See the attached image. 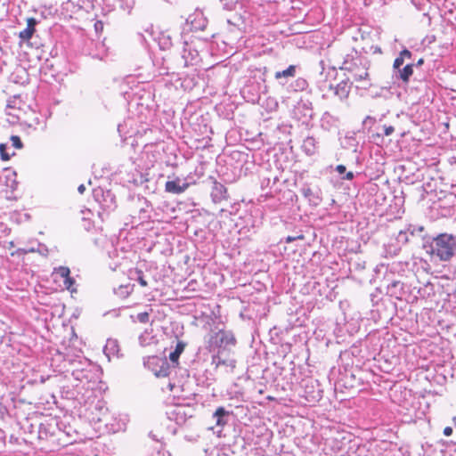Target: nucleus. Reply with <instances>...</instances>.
Returning <instances> with one entry per match:
<instances>
[{
  "label": "nucleus",
  "instance_id": "nucleus-3",
  "mask_svg": "<svg viewBox=\"0 0 456 456\" xmlns=\"http://www.w3.org/2000/svg\"><path fill=\"white\" fill-rule=\"evenodd\" d=\"M367 63L366 58L354 51L346 56L341 69L351 73L355 81H362L369 76Z\"/></svg>",
  "mask_w": 456,
  "mask_h": 456
},
{
  "label": "nucleus",
  "instance_id": "nucleus-17",
  "mask_svg": "<svg viewBox=\"0 0 456 456\" xmlns=\"http://www.w3.org/2000/svg\"><path fill=\"white\" fill-rule=\"evenodd\" d=\"M351 85L349 78H347L340 81L335 87L330 86V88L334 89L335 95H337L340 100H344L347 98L349 94Z\"/></svg>",
  "mask_w": 456,
  "mask_h": 456
},
{
  "label": "nucleus",
  "instance_id": "nucleus-51",
  "mask_svg": "<svg viewBox=\"0 0 456 456\" xmlns=\"http://www.w3.org/2000/svg\"><path fill=\"white\" fill-rule=\"evenodd\" d=\"M370 301L372 302L373 305L378 303V301L379 300L378 290L376 291V293H371L370 295Z\"/></svg>",
  "mask_w": 456,
  "mask_h": 456
},
{
  "label": "nucleus",
  "instance_id": "nucleus-5",
  "mask_svg": "<svg viewBox=\"0 0 456 456\" xmlns=\"http://www.w3.org/2000/svg\"><path fill=\"white\" fill-rule=\"evenodd\" d=\"M305 397L310 403L319 402L323 395V390L317 379H305L302 381Z\"/></svg>",
  "mask_w": 456,
  "mask_h": 456
},
{
  "label": "nucleus",
  "instance_id": "nucleus-63",
  "mask_svg": "<svg viewBox=\"0 0 456 456\" xmlns=\"http://www.w3.org/2000/svg\"><path fill=\"white\" fill-rule=\"evenodd\" d=\"M186 22H187V23H191V25H193L194 20H191V16H189V17L186 19Z\"/></svg>",
  "mask_w": 456,
  "mask_h": 456
},
{
  "label": "nucleus",
  "instance_id": "nucleus-21",
  "mask_svg": "<svg viewBox=\"0 0 456 456\" xmlns=\"http://www.w3.org/2000/svg\"><path fill=\"white\" fill-rule=\"evenodd\" d=\"M341 144L344 148L352 150L353 151H357L359 142L356 138V134L347 133L346 136L342 139Z\"/></svg>",
  "mask_w": 456,
  "mask_h": 456
},
{
  "label": "nucleus",
  "instance_id": "nucleus-14",
  "mask_svg": "<svg viewBox=\"0 0 456 456\" xmlns=\"http://www.w3.org/2000/svg\"><path fill=\"white\" fill-rule=\"evenodd\" d=\"M401 125L406 126L407 129L403 127V132H401V137H404L408 134H413L419 128V124L411 119V117L408 114L401 115Z\"/></svg>",
  "mask_w": 456,
  "mask_h": 456
},
{
  "label": "nucleus",
  "instance_id": "nucleus-43",
  "mask_svg": "<svg viewBox=\"0 0 456 456\" xmlns=\"http://www.w3.org/2000/svg\"><path fill=\"white\" fill-rule=\"evenodd\" d=\"M64 285L66 287L67 289L70 290L71 292H73L75 289H73V285L75 283V280L74 278L70 277V275L66 278L64 281Z\"/></svg>",
  "mask_w": 456,
  "mask_h": 456
},
{
  "label": "nucleus",
  "instance_id": "nucleus-4",
  "mask_svg": "<svg viewBox=\"0 0 456 456\" xmlns=\"http://www.w3.org/2000/svg\"><path fill=\"white\" fill-rule=\"evenodd\" d=\"M143 364L158 378L168 377L172 372V366L166 356H148L144 358Z\"/></svg>",
  "mask_w": 456,
  "mask_h": 456
},
{
  "label": "nucleus",
  "instance_id": "nucleus-23",
  "mask_svg": "<svg viewBox=\"0 0 456 456\" xmlns=\"http://www.w3.org/2000/svg\"><path fill=\"white\" fill-rule=\"evenodd\" d=\"M37 24V20L35 18H28L27 20V28L20 32V38L21 40H29L34 32H35V27Z\"/></svg>",
  "mask_w": 456,
  "mask_h": 456
},
{
  "label": "nucleus",
  "instance_id": "nucleus-28",
  "mask_svg": "<svg viewBox=\"0 0 456 456\" xmlns=\"http://www.w3.org/2000/svg\"><path fill=\"white\" fill-rule=\"evenodd\" d=\"M130 278L139 282L142 287H146L148 285L147 281L144 279L143 272L139 269H135L134 271L130 272Z\"/></svg>",
  "mask_w": 456,
  "mask_h": 456
},
{
  "label": "nucleus",
  "instance_id": "nucleus-9",
  "mask_svg": "<svg viewBox=\"0 0 456 456\" xmlns=\"http://www.w3.org/2000/svg\"><path fill=\"white\" fill-rule=\"evenodd\" d=\"M186 178L175 177L174 180L166 182L165 191L173 194H181L190 186Z\"/></svg>",
  "mask_w": 456,
  "mask_h": 456
},
{
  "label": "nucleus",
  "instance_id": "nucleus-34",
  "mask_svg": "<svg viewBox=\"0 0 456 456\" xmlns=\"http://www.w3.org/2000/svg\"><path fill=\"white\" fill-rule=\"evenodd\" d=\"M131 290L132 289L129 285H125V286L122 285V286H119L114 291H115V294L125 298L131 293Z\"/></svg>",
  "mask_w": 456,
  "mask_h": 456
},
{
  "label": "nucleus",
  "instance_id": "nucleus-56",
  "mask_svg": "<svg viewBox=\"0 0 456 456\" xmlns=\"http://www.w3.org/2000/svg\"><path fill=\"white\" fill-rule=\"evenodd\" d=\"M410 190H411V188L409 186V183H407L406 189L403 188V190L401 191V197H403L404 199L405 195L407 194V192H409Z\"/></svg>",
  "mask_w": 456,
  "mask_h": 456
},
{
  "label": "nucleus",
  "instance_id": "nucleus-57",
  "mask_svg": "<svg viewBox=\"0 0 456 456\" xmlns=\"http://www.w3.org/2000/svg\"><path fill=\"white\" fill-rule=\"evenodd\" d=\"M158 454L159 456H171V452L169 451H167V450H159L158 452Z\"/></svg>",
  "mask_w": 456,
  "mask_h": 456
},
{
  "label": "nucleus",
  "instance_id": "nucleus-36",
  "mask_svg": "<svg viewBox=\"0 0 456 456\" xmlns=\"http://www.w3.org/2000/svg\"><path fill=\"white\" fill-rule=\"evenodd\" d=\"M376 123V119L370 116H367L362 121L363 129L370 130L371 126Z\"/></svg>",
  "mask_w": 456,
  "mask_h": 456
},
{
  "label": "nucleus",
  "instance_id": "nucleus-6",
  "mask_svg": "<svg viewBox=\"0 0 456 456\" xmlns=\"http://www.w3.org/2000/svg\"><path fill=\"white\" fill-rule=\"evenodd\" d=\"M266 88L265 85L251 83L242 88L241 94L248 102L256 103L260 100V94L266 92Z\"/></svg>",
  "mask_w": 456,
  "mask_h": 456
},
{
  "label": "nucleus",
  "instance_id": "nucleus-15",
  "mask_svg": "<svg viewBox=\"0 0 456 456\" xmlns=\"http://www.w3.org/2000/svg\"><path fill=\"white\" fill-rule=\"evenodd\" d=\"M231 414L232 412L220 406L213 413L212 419L215 421L216 426L223 428L228 423Z\"/></svg>",
  "mask_w": 456,
  "mask_h": 456
},
{
  "label": "nucleus",
  "instance_id": "nucleus-19",
  "mask_svg": "<svg viewBox=\"0 0 456 456\" xmlns=\"http://www.w3.org/2000/svg\"><path fill=\"white\" fill-rule=\"evenodd\" d=\"M105 355L110 360L111 357H119V345L117 339L109 338L103 348Z\"/></svg>",
  "mask_w": 456,
  "mask_h": 456
},
{
  "label": "nucleus",
  "instance_id": "nucleus-31",
  "mask_svg": "<svg viewBox=\"0 0 456 456\" xmlns=\"http://www.w3.org/2000/svg\"><path fill=\"white\" fill-rule=\"evenodd\" d=\"M413 63L409 62L401 69V80L407 82L413 74Z\"/></svg>",
  "mask_w": 456,
  "mask_h": 456
},
{
  "label": "nucleus",
  "instance_id": "nucleus-13",
  "mask_svg": "<svg viewBox=\"0 0 456 456\" xmlns=\"http://www.w3.org/2000/svg\"><path fill=\"white\" fill-rule=\"evenodd\" d=\"M226 354H216V355H213L212 362L216 364V367L225 366L232 371L236 367V360L232 357H226Z\"/></svg>",
  "mask_w": 456,
  "mask_h": 456
},
{
  "label": "nucleus",
  "instance_id": "nucleus-11",
  "mask_svg": "<svg viewBox=\"0 0 456 456\" xmlns=\"http://www.w3.org/2000/svg\"><path fill=\"white\" fill-rule=\"evenodd\" d=\"M212 184L210 195L213 202L220 203L221 201L227 200L228 192L226 187L216 180H213Z\"/></svg>",
  "mask_w": 456,
  "mask_h": 456
},
{
  "label": "nucleus",
  "instance_id": "nucleus-55",
  "mask_svg": "<svg viewBox=\"0 0 456 456\" xmlns=\"http://www.w3.org/2000/svg\"><path fill=\"white\" fill-rule=\"evenodd\" d=\"M139 343L142 346H146L148 344L147 341H146V337H145L144 334H141L139 336Z\"/></svg>",
  "mask_w": 456,
  "mask_h": 456
},
{
  "label": "nucleus",
  "instance_id": "nucleus-25",
  "mask_svg": "<svg viewBox=\"0 0 456 456\" xmlns=\"http://www.w3.org/2000/svg\"><path fill=\"white\" fill-rule=\"evenodd\" d=\"M338 121V118L329 112H325L321 119L322 126L326 130H330L332 126H336Z\"/></svg>",
  "mask_w": 456,
  "mask_h": 456
},
{
  "label": "nucleus",
  "instance_id": "nucleus-48",
  "mask_svg": "<svg viewBox=\"0 0 456 456\" xmlns=\"http://www.w3.org/2000/svg\"><path fill=\"white\" fill-rule=\"evenodd\" d=\"M398 248L396 247L388 246L386 248V253L389 254L391 256L397 255Z\"/></svg>",
  "mask_w": 456,
  "mask_h": 456
},
{
  "label": "nucleus",
  "instance_id": "nucleus-40",
  "mask_svg": "<svg viewBox=\"0 0 456 456\" xmlns=\"http://www.w3.org/2000/svg\"><path fill=\"white\" fill-rule=\"evenodd\" d=\"M57 273L61 277L63 278L64 280L66 278H68L70 274V270L69 268L66 267V266H60L58 269H57Z\"/></svg>",
  "mask_w": 456,
  "mask_h": 456
},
{
  "label": "nucleus",
  "instance_id": "nucleus-46",
  "mask_svg": "<svg viewBox=\"0 0 456 456\" xmlns=\"http://www.w3.org/2000/svg\"><path fill=\"white\" fill-rule=\"evenodd\" d=\"M235 4H236V1L230 0V1H226V2L223 3V7L225 10L231 11V10L234 9Z\"/></svg>",
  "mask_w": 456,
  "mask_h": 456
},
{
  "label": "nucleus",
  "instance_id": "nucleus-1",
  "mask_svg": "<svg viewBox=\"0 0 456 456\" xmlns=\"http://www.w3.org/2000/svg\"><path fill=\"white\" fill-rule=\"evenodd\" d=\"M403 236L404 243L421 240L426 252L440 261L448 262L456 256V238L452 234L444 232L428 235L423 226L415 227L410 224L401 229V237Z\"/></svg>",
  "mask_w": 456,
  "mask_h": 456
},
{
  "label": "nucleus",
  "instance_id": "nucleus-18",
  "mask_svg": "<svg viewBox=\"0 0 456 456\" xmlns=\"http://www.w3.org/2000/svg\"><path fill=\"white\" fill-rule=\"evenodd\" d=\"M168 414V418L180 426L183 425L186 422L188 417H191V415H188L185 412V409L182 406H176Z\"/></svg>",
  "mask_w": 456,
  "mask_h": 456
},
{
  "label": "nucleus",
  "instance_id": "nucleus-30",
  "mask_svg": "<svg viewBox=\"0 0 456 456\" xmlns=\"http://www.w3.org/2000/svg\"><path fill=\"white\" fill-rule=\"evenodd\" d=\"M336 172L341 175V179L351 181L354 178V174L351 171L346 172V167L344 165H338L335 167Z\"/></svg>",
  "mask_w": 456,
  "mask_h": 456
},
{
  "label": "nucleus",
  "instance_id": "nucleus-64",
  "mask_svg": "<svg viewBox=\"0 0 456 456\" xmlns=\"http://www.w3.org/2000/svg\"><path fill=\"white\" fill-rule=\"evenodd\" d=\"M281 456H293V455H291V454H289V453H284V454H283V455H281Z\"/></svg>",
  "mask_w": 456,
  "mask_h": 456
},
{
  "label": "nucleus",
  "instance_id": "nucleus-26",
  "mask_svg": "<svg viewBox=\"0 0 456 456\" xmlns=\"http://www.w3.org/2000/svg\"><path fill=\"white\" fill-rule=\"evenodd\" d=\"M138 202L142 205L139 210V219L144 222L150 218L148 215L149 202L145 199H138Z\"/></svg>",
  "mask_w": 456,
  "mask_h": 456
},
{
  "label": "nucleus",
  "instance_id": "nucleus-44",
  "mask_svg": "<svg viewBox=\"0 0 456 456\" xmlns=\"http://www.w3.org/2000/svg\"><path fill=\"white\" fill-rule=\"evenodd\" d=\"M36 252H38L42 256H47L48 248L45 245L38 243L37 247L36 248Z\"/></svg>",
  "mask_w": 456,
  "mask_h": 456
},
{
  "label": "nucleus",
  "instance_id": "nucleus-24",
  "mask_svg": "<svg viewBox=\"0 0 456 456\" xmlns=\"http://www.w3.org/2000/svg\"><path fill=\"white\" fill-rule=\"evenodd\" d=\"M393 69H394V75H393V79H395L392 84H390L389 82H387V85L386 86H383L381 88L382 89H392L394 88L395 91H396V88L399 87V84L396 82V80L398 79V74H399V56H397L395 61H394V64H393Z\"/></svg>",
  "mask_w": 456,
  "mask_h": 456
},
{
  "label": "nucleus",
  "instance_id": "nucleus-42",
  "mask_svg": "<svg viewBox=\"0 0 456 456\" xmlns=\"http://www.w3.org/2000/svg\"><path fill=\"white\" fill-rule=\"evenodd\" d=\"M406 59L412 61V53L409 50L403 49L401 51V65L404 63Z\"/></svg>",
  "mask_w": 456,
  "mask_h": 456
},
{
  "label": "nucleus",
  "instance_id": "nucleus-54",
  "mask_svg": "<svg viewBox=\"0 0 456 456\" xmlns=\"http://www.w3.org/2000/svg\"><path fill=\"white\" fill-rule=\"evenodd\" d=\"M395 131L394 126H385L384 127V133L386 135H390Z\"/></svg>",
  "mask_w": 456,
  "mask_h": 456
},
{
  "label": "nucleus",
  "instance_id": "nucleus-53",
  "mask_svg": "<svg viewBox=\"0 0 456 456\" xmlns=\"http://www.w3.org/2000/svg\"><path fill=\"white\" fill-rule=\"evenodd\" d=\"M413 420L411 416H405L403 415L401 417V423H410Z\"/></svg>",
  "mask_w": 456,
  "mask_h": 456
},
{
  "label": "nucleus",
  "instance_id": "nucleus-37",
  "mask_svg": "<svg viewBox=\"0 0 456 456\" xmlns=\"http://www.w3.org/2000/svg\"><path fill=\"white\" fill-rule=\"evenodd\" d=\"M406 334L407 336L406 337H403L402 338L403 334L401 333V339H403L405 344H403V346L406 347V351H410V347L411 346V340H410L407 337L412 338V331L411 330H409V331H406Z\"/></svg>",
  "mask_w": 456,
  "mask_h": 456
},
{
  "label": "nucleus",
  "instance_id": "nucleus-47",
  "mask_svg": "<svg viewBox=\"0 0 456 456\" xmlns=\"http://www.w3.org/2000/svg\"><path fill=\"white\" fill-rule=\"evenodd\" d=\"M185 346L186 344L183 342V341H178L176 346H175V351L178 354H181L184 348H185Z\"/></svg>",
  "mask_w": 456,
  "mask_h": 456
},
{
  "label": "nucleus",
  "instance_id": "nucleus-20",
  "mask_svg": "<svg viewBox=\"0 0 456 456\" xmlns=\"http://www.w3.org/2000/svg\"><path fill=\"white\" fill-rule=\"evenodd\" d=\"M296 113H300L301 116L307 119L313 118V108L310 101L301 100L296 107Z\"/></svg>",
  "mask_w": 456,
  "mask_h": 456
},
{
  "label": "nucleus",
  "instance_id": "nucleus-41",
  "mask_svg": "<svg viewBox=\"0 0 456 456\" xmlns=\"http://www.w3.org/2000/svg\"><path fill=\"white\" fill-rule=\"evenodd\" d=\"M406 322H409V320H406ZM416 326L417 322L411 319L410 323L403 324H403L401 323V330L404 329L405 330H411V331H414L416 330Z\"/></svg>",
  "mask_w": 456,
  "mask_h": 456
},
{
  "label": "nucleus",
  "instance_id": "nucleus-32",
  "mask_svg": "<svg viewBox=\"0 0 456 456\" xmlns=\"http://www.w3.org/2000/svg\"><path fill=\"white\" fill-rule=\"evenodd\" d=\"M308 86L307 81L303 77L295 80L293 87L295 91H304Z\"/></svg>",
  "mask_w": 456,
  "mask_h": 456
},
{
  "label": "nucleus",
  "instance_id": "nucleus-62",
  "mask_svg": "<svg viewBox=\"0 0 456 456\" xmlns=\"http://www.w3.org/2000/svg\"><path fill=\"white\" fill-rule=\"evenodd\" d=\"M149 182V180L147 178H144L142 175H141V178H140V183L142 184L143 183H147Z\"/></svg>",
  "mask_w": 456,
  "mask_h": 456
},
{
  "label": "nucleus",
  "instance_id": "nucleus-29",
  "mask_svg": "<svg viewBox=\"0 0 456 456\" xmlns=\"http://www.w3.org/2000/svg\"><path fill=\"white\" fill-rule=\"evenodd\" d=\"M397 281H392L387 286V296L391 297V299H399L398 291H397Z\"/></svg>",
  "mask_w": 456,
  "mask_h": 456
},
{
  "label": "nucleus",
  "instance_id": "nucleus-50",
  "mask_svg": "<svg viewBox=\"0 0 456 456\" xmlns=\"http://www.w3.org/2000/svg\"><path fill=\"white\" fill-rule=\"evenodd\" d=\"M304 239V236L303 235H298V236H288L286 239H285V242L287 243H290V242H293L295 241L296 240H303Z\"/></svg>",
  "mask_w": 456,
  "mask_h": 456
},
{
  "label": "nucleus",
  "instance_id": "nucleus-8",
  "mask_svg": "<svg viewBox=\"0 0 456 456\" xmlns=\"http://www.w3.org/2000/svg\"><path fill=\"white\" fill-rule=\"evenodd\" d=\"M80 364L85 366L74 369L72 370V376L77 380L91 381L94 378V370H96V366L86 361L84 363L80 362Z\"/></svg>",
  "mask_w": 456,
  "mask_h": 456
},
{
  "label": "nucleus",
  "instance_id": "nucleus-59",
  "mask_svg": "<svg viewBox=\"0 0 456 456\" xmlns=\"http://www.w3.org/2000/svg\"><path fill=\"white\" fill-rule=\"evenodd\" d=\"M270 182H271L270 178H264L261 183L262 187L267 186L270 183Z\"/></svg>",
  "mask_w": 456,
  "mask_h": 456
},
{
  "label": "nucleus",
  "instance_id": "nucleus-39",
  "mask_svg": "<svg viewBox=\"0 0 456 456\" xmlns=\"http://www.w3.org/2000/svg\"><path fill=\"white\" fill-rule=\"evenodd\" d=\"M12 144L16 149H21L23 147V143L18 135H12L10 138Z\"/></svg>",
  "mask_w": 456,
  "mask_h": 456
},
{
  "label": "nucleus",
  "instance_id": "nucleus-61",
  "mask_svg": "<svg viewBox=\"0 0 456 456\" xmlns=\"http://www.w3.org/2000/svg\"><path fill=\"white\" fill-rule=\"evenodd\" d=\"M417 190L419 194L422 196V186L419 184V183H418Z\"/></svg>",
  "mask_w": 456,
  "mask_h": 456
},
{
  "label": "nucleus",
  "instance_id": "nucleus-38",
  "mask_svg": "<svg viewBox=\"0 0 456 456\" xmlns=\"http://www.w3.org/2000/svg\"><path fill=\"white\" fill-rule=\"evenodd\" d=\"M136 319L141 323H148L150 321V314L148 312L139 313Z\"/></svg>",
  "mask_w": 456,
  "mask_h": 456
},
{
  "label": "nucleus",
  "instance_id": "nucleus-22",
  "mask_svg": "<svg viewBox=\"0 0 456 456\" xmlns=\"http://www.w3.org/2000/svg\"><path fill=\"white\" fill-rule=\"evenodd\" d=\"M303 151L308 155L313 156L317 152L318 146L317 141L313 136H308L303 141L302 144Z\"/></svg>",
  "mask_w": 456,
  "mask_h": 456
},
{
  "label": "nucleus",
  "instance_id": "nucleus-45",
  "mask_svg": "<svg viewBox=\"0 0 456 456\" xmlns=\"http://www.w3.org/2000/svg\"><path fill=\"white\" fill-rule=\"evenodd\" d=\"M36 252V248H18L17 254L19 255H26L28 253H34Z\"/></svg>",
  "mask_w": 456,
  "mask_h": 456
},
{
  "label": "nucleus",
  "instance_id": "nucleus-35",
  "mask_svg": "<svg viewBox=\"0 0 456 456\" xmlns=\"http://www.w3.org/2000/svg\"><path fill=\"white\" fill-rule=\"evenodd\" d=\"M180 354H178L175 351H173L169 354V363L172 366V370L178 365V359Z\"/></svg>",
  "mask_w": 456,
  "mask_h": 456
},
{
  "label": "nucleus",
  "instance_id": "nucleus-12",
  "mask_svg": "<svg viewBox=\"0 0 456 456\" xmlns=\"http://www.w3.org/2000/svg\"><path fill=\"white\" fill-rule=\"evenodd\" d=\"M182 58L184 60L185 66L194 65L197 63L199 53L196 49L192 48L190 44L184 42L182 51Z\"/></svg>",
  "mask_w": 456,
  "mask_h": 456
},
{
  "label": "nucleus",
  "instance_id": "nucleus-2",
  "mask_svg": "<svg viewBox=\"0 0 456 456\" xmlns=\"http://www.w3.org/2000/svg\"><path fill=\"white\" fill-rule=\"evenodd\" d=\"M208 343L210 350H217V354H229L235 347L237 340L232 330H220L210 335Z\"/></svg>",
  "mask_w": 456,
  "mask_h": 456
},
{
  "label": "nucleus",
  "instance_id": "nucleus-49",
  "mask_svg": "<svg viewBox=\"0 0 456 456\" xmlns=\"http://www.w3.org/2000/svg\"><path fill=\"white\" fill-rule=\"evenodd\" d=\"M411 63H413L414 68L421 67L424 63V59L419 58L418 60H416L415 58H413Z\"/></svg>",
  "mask_w": 456,
  "mask_h": 456
},
{
  "label": "nucleus",
  "instance_id": "nucleus-58",
  "mask_svg": "<svg viewBox=\"0 0 456 456\" xmlns=\"http://www.w3.org/2000/svg\"><path fill=\"white\" fill-rule=\"evenodd\" d=\"M405 163L401 164L400 168L401 172H404L407 169L406 164L411 165V162L409 160H405Z\"/></svg>",
  "mask_w": 456,
  "mask_h": 456
},
{
  "label": "nucleus",
  "instance_id": "nucleus-27",
  "mask_svg": "<svg viewBox=\"0 0 456 456\" xmlns=\"http://www.w3.org/2000/svg\"><path fill=\"white\" fill-rule=\"evenodd\" d=\"M159 45L162 50H167L173 45L172 37L167 33H162L159 37Z\"/></svg>",
  "mask_w": 456,
  "mask_h": 456
},
{
  "label": "nucleus",
  "instance_id": "nucleus-60",
  "mask_svg": "<svg viewBox=\"0 0 456 456\" xmlns=\"http://www.w3.org/2000/svg\"><path fill=\"white\" fill-rule=\"evenodd\" d=\"M77 191H78V192H79L80 194H83V193H84V191H86V187H85V185H84V184H80V185L78 186V188H77Z\"/></svg>",
  "mask_w": 456,
  "mask_h": 456
},
{
  "label": "nucleus",
  "instance_id": "nucleus-7",
  "mask_svg": "<svg viewBox=\"0 0 456 456\" xmlns=\"http://www.w3.org/2000/svg\"><path fill=\"white\" fill-rule=\"evenodd\" d=\"M94 197L99 200L104 210L111 211L117 207L116 197L110 191L98 189L94 191Z\"/></svg>",
  "mask_w": 456,
  "mask_h": 456
},
{
  "label": "nucleus",
  "instance_id": "nucleus-52",
  "mask_svg": "<svg viewBox=\"0 0 456 456\" xmlns=\"http://www.w3.org/2000/svg\"><path fill=\"white\" fill-rule=\"evenodd\" d=\"M443 434L445 436H450L453 434V428L452 427H445L444 428V431H443Z\"/></svg>",
  "mask_w": 456,
  "mask_h": 456
},
{
  "label": "nucleus",
  "instance_id": "nucleus-16",
  "mask_svg": "<svg viewBox=\"0 0 456 456\" xmlns=\"http://www.w3.org/2000/svg\"><path fill=\"white\" fill-rule=\"evenodd\" d=\"M297 66L289 65L286 69L276 71L274 74L275 79L279 80L281 84H286L289 79L295 77L297 75Z\"/></svg>",
  "mask_w": 456,
  "mask_h": 456
},
{
  "label": "nucleus",
  "instance_id": "nucleus-10",
  "mask_svg": "<svg viewBox=\"0 0 456 456\" xmlns=\"http://www.w3.org/2000/svg\"><path fill=\"white\" fill-rule=\"evenodd\" d=\"M300 193L308 200L311 206L317 207L322 202V192L319 188L313 189L308 185H304L300 189Z\"/></svg>",
  "mask_w": 456,
  "mask_h": 456
},
{
  "label": "nucleus",
  "instance_id": "nucleus-33",
  "mask_svg": "<svg viewBox=\"0 0 456 456\" xmlns=\"http://www.w3.org/2000/svg\"><path fill=\"white\" fill-rule=\"evenodd\" d=\"M7 144L0 143V156L1 159L4 161H7L11 159L12 156L15 155V152L8 153L7 152Z\"/></svg>",
  "mask_w": 456,
  "mask_h": 456
}]
</instances>
